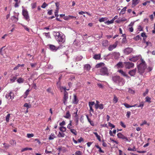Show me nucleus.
I'll list each match as a JSON object with an SVG mask.
<instances>
[{
    "mask_svg": "<svg viewBox=\"0 0 155 155\" xmlns=\"http://www.w3.org/2000/svg\"><path fill=\"white\" fill-rule=\"evenodd\" d=\"M54 36L56 41L59 44L64 43L65 41V36L59 32L54 31Z\"/></svg>",
    "mask_w": 155,
    "mask_h": 155,
    "instance_id": "1",
    "label": "nucleus"
},
{
    "mask_svg": "<svg viewBox=\"0 0 155 155\" xmlns=\"http://www.w3.org/2000/svg\"><path fill=\"white\" fill-rule=\"evenodd\" d=\"M140 60L141 63L137 65V68L138 73L140 74H142L144 72L146 68V65L145 61L143 59L141 58Z\"/></svg>",
    "mask_w": 155,
    "mask_h": 155,
    "instance_id": "2",
    "label": "nucleus"
},
{
    "mask_svg": "<svg viewBox=\"0 0 155 155\" xmlns=\"http://www.w3.org/2000/svg\"><path fill=\"white\" fill-rule=\"evenodd\" d=\"M99 74L101 75H108L109 74V72L108 69L106 67H104L101 68L99 70Z\"/></svg>",
    "mask_w": 155,
    "mask_h": 155,
    "instance_id": "3",
    "label": "nucleus"
},
{
    "mask_svg": "<svg viewBox=\"0 0 155 155\" xmlns=\"http://www.w3.org/2000/svg\"><path fill=\"white\" fill-rule=\"evenodd\" d=\"M112 80L116 83H118L119 85L120 84V83L122 82L123 79L119 76H115L112 78Z\"/></svg>",
    "mask_w": 155,
    "mask_h": 155,
    "instance_id": "4",
    "label": "nucleus"
},
{
    "mask_svg": "<svg viewBox=\"0 0 155 155\" xmlns=\"http://www.w3.org/2000/svg\"><path fill=\"white\" fill-rule=\"evenodd\" d=\"M14 93L12 91H11L6 94L5 97L9 100H12L14 99Z\"/></svg>",
    "mask_w": 155,
    "mask_h": 155,
    "instance_id": "5",
    "label": "nucleus"
},
{
    "mask_svg": "<svg viewBox=\"0 0 155 155\" xmlns=\"http://www.w3.org/2000/svg\"><path fill=\"white\" fill-rule=\"evenodd\" d=\"M22 14L23 15L25 19L27 21H28L29 20V16L27 10L25 9H23Z\"/></svg>",
    "mask_w": 155,
    "mask_h": 155,
    "instance_id": "6",
    "label": "nucleus"
},
{
    "mask_svg": "<svg viewBox=\"0 0 155 155\" xmlns=\"http://www.w3.org/2000/svg\"><path fill=\"white\" fill-rule=\"evenodd\" d=\"M117 135L118 138L123 139H125V141L127 142H130V139H128L127 137L121 133H119L117 134Z\"/></svg>",
    "mask_w": 155,
    "mask_h": 155,
    "instance_id": "7",
    "label": "nucleus"
},
{
    "mask_svg": "<svg viewBox=\"0 0 155 155\" xmlns=\"http://www.w3.org/2000/svg\"><path fill=\"white\" fill-rule=\"evenodd\" d=\"M125 64V66L127 69H130L131 68H133L134 66V64L130 62H124Z\"/></svg>",
    "mask_w": 155,
    "mask_h": 155,
    "instance_id": "8",
    "label": "nucleus"
},
{
    "mask_svg": "<svg viewBox=\"0 0 155 155\" xmlns=\"http://www.w3.org/2000/svg\"><path fill=\"white\" fill-rule=\"evenodd\" d=\"M95 104V103L94 101H90L88 103L89 106L90 107L89 111L90 112V114L91 116L92 115V114L91 113V112H92L93 113L94 112V110L93 109V106Z\"/></svg>",
    "mask_w": 155,
    "mask_h": 155,
    "instance_id": "9",
    "label": "nucleus"
},
{
    "mask_svg": "<svg viewBox=\"0 0 155 155\" xmlns=\"http://www.w3.org/2000/svg\"><path fill=\"white\" fill-rule=\"evenodd\" d=\"M68 98V94L67 92H64V95L63 98V103L65 105H66L67 103V100Z\"/></svg>",
    "mask_w": 155,
    "mask_h": 155,
    "instance_id": "10",
    "label": "nucleus"
},
{
    "mask_svg": "<svg viewBox=\"0 0 155 155\" xmlns=\"http://www.w3.org/2000/svg\"><path fill=\"white\" fill-rule=\"evenodd\" d=\"M133 51V49L130 48H127L124 50V53L125 55H128L130 54Z\"/></svg>",
    "mask_w": 155,
    "mask_h": 155,
    "instance_id": "11",
    "label": "nucleus"
},
{
    "mask_svg": "<svg viewBox=\"0 0 155 155\" xmlns=\"http://www.w3.org/2000/svg\"><path fill=\"white\" fill-rule=\"evenodd\" d=\"M140 58V56H134L132 58H130L129 60L130 61L135 62L139 60Z\"/></svg>",
    "mask_w": 155,
    "mask_h": 155,
    "instance_id": "12",
    "label": "nucleus"
},
{
    "mask_svg": "<svg viewBox=\"0 0 155 155\" xmlns=\"http://www.w3.org/2000/svg\"><path fill=\"white\" fill-rule=\"evenodd\" d=\"M117 45V42H115L114 44L110 45L108 48V49L110 51H112L113 49L115 48Z\"/></svg>",
    "mask_w": 155,
    "mask_h": 155,
    "instance_id": "13",
    "label": "nucleus"
},
{
    "mask_svg": "<svg viewBox=\"0 0 155 155\" xmlns=\"http://www.w3.org/2000/svg\"><path fill=\"white\" fill-rule=\"evenodd\" d=\"M95 108L96 109L99 108L100 109H103L104 108V105L102 104H99L98 103H96L95 104Z\"/></svg>",
    "mask_w": 155,
    "mask_h": 155,
    "instance_id": "14",
    "label": "nucleus"
},
{
    "mask_svg": "<svg viewBox=\"0 0 155 155\" xmlns=\"http://www.w3.org/2000/svg\"><path fill=\"white\" fill-rule=\"evenodd\" d=\"M136 69L135 68L129 71L128 74L131 76H134L136 74Z\"/></svg>",
    "mask_w": 155,
    "mask_h": 155,
    "instance_id": "15",
    "label": "nucleus"
},
{
    "mask_svg": "<svg viewBox=\"0 0 155 155\" xmlns=\"http://www.w3.org/2000/svg\"><path fill=\"white\" fill-rule=\"evenodd\" d=\"M74 99L72 101V103L74 104H77L79 101V100L78 99L76 95L74 94Z\"/></svg>",
    "mask_w": 155,
    "mask_h": 155,
    "instance_id": "16",
    "label": "nucleus"
},
{
    "mask_svg": "<svg viewBox=\"0 0 155 155\" xmlns=\"http://www.w3.org/2000/svg\"><path fill=\"white\" fill-rule=\"evenodd\" d=\"M105 64L103 62H101L97 64L95 66V68H99L102 67H103L105 66Z\"/></svg>",
    "mask_w": 155,
    "mask_h": 155,
    "instance_id": "17",
    "label": "nucleus"
},
{
    "mask_svg": "<svg viewBox=\"0 0 155 155\" xmlns=\"http://www.w3.org/2000/svg\"><path fill=\"white\" fill-rule=\"evenodd\" d=\"M118 71L124 76L126 77L127 78H129V77L122 70H118Z\"/></svg>",
    "mask_w": 155,
    "mask_h": 155,
    "instance_id": "18",
    "label": "nucleus"
},
{
    "mask_svg": "<svg viewBox=\"0 0 155 155\" xmlns=\"http://www.w3.org/2000/svg\"><path fill=\"white\" fill-rule=\"evenodd\" d=\"M49 47L50 49L52 51H55L58 49V48L52 45H49Z\"/></svg>",
    "mask_w": 155,
    "mask_h": 155,
    "instance_id": "19",
    "label": "nucleus"
},
{
    "mask_svg": "<svg viewBox=\"0 0 155 155\" xmlns=\"http://www.w3.org/2000/svg\"><path fill=\"white\" fill-rule=\"evenodd\" d=\"M91 67L90 65L88 64H86L84 66V69L87 71H89L91 69Z\"/></svg>",
    "mask_w": 155,
    "mask_h": 155,
    "instance_id": "20",
    "label": "nucleus"
},
{
    "mask_svg": "<svg viewBox=\"0 0 155 155\" xmlns=\"http://www.w3.org/2000/svg\"><path fill=\"white\" fill-rule=\"evenodd\" d=\"M11 19L12 20L14 21L15 23H16L18 20V18L16 17L15 16H12L11 17Z\"/></svg>",
    "mask_w": 155,
    "mask_h": 155,
    "instance_id": "21",
    "label": "nucleus"
},
{
    "mask_svg": "<svg viewBox=\"0 0 155 155\" xmlns=\"http://www.w3.org/2000/svg\"><path fill=\"white\" fill-rule=\"evenodd\" d=\"M101 57V54H96L94 55L93 58L95 60H99Z\"/></svg>",
    "mask_w": 155,
    "mask_h": 155,
    "instance_id": "22",
    "label": "nucleus"
},
{
    "mask_svg": "<svg viewBox=\"0 0 155 155\" xmlns=\"http://www.w3.org/2000/svg\"><path fill=\"white\" fill-rule=\"evenodd\" d=\"M71 117V114L70 113L69 111H68L65 116H64V117L67 119H69Z\"/></svg>",
    "mask_w": 155,
    "mask_h": 155,
    "instance_id": "23",
    "label": "nucleus"
},
{
    "mask_svg": "<svg viewBox=\"0 0 155 155\" xmlns=\"http://www.w3.org/2000/svg\"><path fill=\"white\" fill-rule=\"evenodd\" d=\"M108 41L107 40H105L102 41V45L104 47H106L108 45Z\"/></svg>",
    "mask_w": 155,
    "mask_h": 155,
    "instance_id": "24",
    "label": "nucleus"
},
{
    "mask_svg": "<svg viewBox=\"0 0 155 155\" xmlns=\"http://www.w3.org/2000/svg\"><path fill=\"white\" fill-rule=\"evenodd\" d=\"M118 99L117 97L115 95H114V98L113 99V102L114 103L116 104L118 101Z\"/></svg>",
    "mask_w": 155,
    "mask_h": 155,
    "instance_id": "25",
    "label": "nucleus"
},
{
    "mask_svg": "<svg viewBox=\"0 0 155 155\" xmlns=\"http://www.w3.org/2000/svg\"><path fill=\"white\" fill-rule=\"evenodd\" d=\"M139 0H132V5L135 6L138 4Z\"/></svg>",
    "mask_w": 155,
    "mask_h": 155,
    "instance_id": "26",
    "label": "nucleus"
},
{
    "mask_svg": "<svg viewBox=\"0 0 155 155\" xmlns=\"http://www.w3.org/2000/svg\"><path fill=\"white\" fill-rule=\"evenodd\" d=\"M30 91V90L29 89H28L25 91V92L24 93L23 96L24 98H26L27 97V96L29 94V93Z\"/></svg>",
    "mask_w": 155,
    "mask_h": 155,
    "instance_id": "27",
    "label": "nucleus"
},
{
    "mask_svg": "<svg viewBox=\"0 0 155 155\" xmlns=\"http://www.w3.org/2000/svg\"><path fill=\"white\" fill-rule=\"evenodd\" d=\"M116 65L118 68H122L123 67V63L121 62H119Z\"/></svg>",
    "mask_w": 155,
    "mask_h": 155,
    "instance_id": "28",
    "label": "nucleus"
},
{
    "mask_svg": "<svg viewBox=\"0 0 155 155\" xmlns=\"http://www.w3.org/2000/svg\"><path fill=\"white\" fill-rule=\"evenodd\" d=\"M94 134L96 136V137L97 138L98 140L100 142L101 141V137L96 132H94Z\"/></svg>",
    "mask_w": 155,
    "mask_h": 155,
    "instance_id": "29",
    "label": "nucleus"
},
{
    "mask_svg": "<svg viewBox=\"0 0 155 155\" xmlns=\"http://www.w3.org/2000/svg\"><path fill=\"white\" fill-rule=\"evenodd\" d=\"M95 147H96L97 149H99L98 151L99 152L101 153H104V151L102 150L101 149V147L99 146L98 145H96Z\"/></svg>",
    "mask_w": 155,
    "mask_h": 155,
    "instance_id": "30",
    "label": "nucleus"
},
{
    "mask_svg": "<svg viewBox=\"0 0 155 155\" xmlns=\"http://www.w3.org/2000/svg\"><path fill=\"white\" fill-rule=\"evenodd\" d=\"M58 137H63L65 136V134L64 133H61L60 132H59L58 134Z\"/></svg>",
    "mask_w": 155,
    "mask_h": 155,
    "instance_id": "31",
    "label": "nucleus"
},
{
    "mask_svg": "<svg viewBox=\"0 0 155 155\" xmlns=\"http://www.w3.org/2000/svg\"><path fill=\"white\" fill-rule=\"evenodd\" d=\"M71 132L73 134L75 135H77V132L76 130L74 129H71L70 130Z\"/></svg>",
    "mask_w": 155,
    "mask_h": 155,
    "instance_id": "32",
    "label": "nucleus"
},
{
    "mask_svg": "<svg viewBox=\"0 0 155 155\" xmlns=\"http://www.w3.org/2000/svg\"><path fill=\"white\" fill-rule=\"evenodd\" d=\"M59 130L61 131L64 132L66 131V128L65 127L61 126L60 127Z\"/></svg>",
    "mask_w": 155,
    "mask_h": 155,
    "instance_id": "33",
    "label": "nucleus"
},
{
    "mask_svg": "<svg viewBox=\"0 0 155 155\" xmlns=\"http://www.w3.org/2000/svg\"><path fill=\"white\" fill-rule=\"evenodd\" d=\"M54 138H55V135L54 134H51L50 135L49 137V140H53Z\"/></svg>",
    "mask_w": 155,
    "mask_h": 155,
    "instance_id": "34",
    "label": "nucleus"
},
{
    "mask_svg": "<svg viewBox=\"0 0 155 155\" xmlns=\"http://www.w3.org/2000/svg\"><path fill=\"white\" fill-rule=\"evenodd\" d=\"M32 150V149L31 148H29L27 147H26L25 148H24L22 149L21 150V152H23L25 151H26V150Z\"/></svg>",
    "mask_w": 155,
    "mask_h": 155,
    "instance_id": "35",
    "label": "nucleus"
},
{
    "mask_svg": "<svg viewBox=\"0 0 155 155\" xmlns=\"http://www.w3.org/2000/svg\"><path fill=\"white\" fill-rule=\"evenodd\" d=\"M24 79L21 78H20L17 80V82L19 83H22L24 82Z\"/></svg>",
    "mask_w": 155,
    "mask_h": 155,
    "instance_id": "36",
    "label": "nucleus"
},
{
    "mask_svg": "<svg viewBox=\"0 0 155 155\" xmlns=\"http://www.w3.org/2000/svg\"><path fill=\"white\" fill-rule=\"evenodd\" d=\"M126 8H127V7H125L124 8H123L121 10V11L120 12V14H122V15L124 14H125V12H126Z\"/></svg>",
    "mask_w": 155,
    "mask_h": 155,
    "instance_id": "37",
    "label": "nucleus"
},
{
    "mask_svg": "<svg viewBox=\"0 0 155 155\" xmlns=\"http://www.w3.org/2000/svg\"><path fill=\"white\" fill-rule=\"evenodd\" d=\"M128 92L130 94H134L135 93V91L130 88H128Z\"/></svg>",
    "mask_w": 155,
    "mask_h": 155,
    "instance_id": "38",
    "label": "nucleus"
},
{
    "mask_svg": "<svg viewBox=\"0 0 155 155\" xmlns=\"http://www.w3.org/2000/svg\"><path fill=\"white\" fill-rule=\"evenodd\" d=\"M16 79H17L16 76H13V77H12V78H10V80L12 82H15V80Z\"/></svg>",
    "mask_w": 155,
    "mask_h": 155,
    "instance_id": "39",
    "label": "nucleus"
},
{
    "mask_svg": "<svg viewBox=\"0 0 155 155\" xmlns=\"http://www.w3.org/2000/svg\"><path fill=\"white\" fill-rule=\"evenodd\" d=\"M10 116V114H8L6 117V120L7 122H8L9 121Z\"/></svg>",
    "mask_w": 155,
    "mask_h": 155,
    "instance_id": "40",
    "label": "nucleus"
},
{
    "mask_svg": "<svg viewBox=\"0 0 155 155\" xmlns=\"http://www.w3.org/2000/svg\"><path fill=\"white\" fill-rule=\"evenodd\" d=\"M114 22V20H113L112 19L110 21L108 20V21H107L105 22V23L106 24H107L109 25V24H112V23H113Z\"/></svg>",
    "mask_w": 155,
    "mask_h": 155,
    "instance_id": "41",
    "label": "nucleus"
},
{
    "mask_svg": "<svg viewBox=\"0 0 155 155\" xmlns=\"http://www.w3.org/2000/svg\"><path fill=\"white\" fill-rule=\"evenodd\" d=\"M71 123V121L70 120V123L67 126V128L68 129H70V130H71V129L72 128Z\"/></svg>",
    "mask_w": 155,
    "mask_h": 155,
    "instance_id": "42",
    "label": "nucleus"
},
{
    "mask_svg": "<svg viewBox=\"0 0 155 155\" xmlns=\"http://www.w3.org/2000/svg\"><path fill=\"white\" fill-rule=\"evenodd\" d=\"M123 104L127 108L132 107L131 105H130L127 103H124Z\"/></svg>",
    "mask_w": 155,
    "mask_h": 155,
    "instance_id": "43",
    "label": "nucleus"
},
{
    "mask_svg": "<svg viewBox=\"0 0 155 155\" xmlns=\"http://www.w3.org/2000/svg\"><path fill=\"white\" fill-rule=\"evenodd\" d=\"M146 101L147 102H149L150 103L151 102L150 100L151 99V98L148 97H146Z\"/></svg>",
    "mask_w": 155,
    "mask_h": 155,
    "instance_id": "44",
    "label": "nucleus"
},
{
    "mask_svg": "<svg viewBox=\"0 0 155 155\" xmlns=\"http://www.w3.org/2000/svg\"><path fill=\"white\" fill-rule=\"evenodd\" d=\"M15 2L16 3L14 5L15 7V8L18 7L19 6L18 4L20 3V1H17H17H15Z\"/></svg>",
    "mask_w": 155,
    "mask_h": 155,
    "instance_id": "45",
    "label": "nucleus"
},
{
    "mask_svg": "<svg viewBox=\"0 0 155 155\" xmlns=\"http://www.w3.org/2000/svg\"><path fill=\"white\" fill-rule=\"evenodd\" d=\"M37 63H31L30 64V65L31 67L32 68H34L36 66H37Z\"/></svg>",
    "mask_w": 155,
    "mask_h": 155,
    "instance_id": "46",
    "label": "nucleus"
},
{
    "mask_svg": "<svg viewBox=\"0 0 155 155\" xmlns=\"http://www.w3.org/2000/svg\"><path fill=\"white\" fill-rule=\"evenodd\" d=\"M24 106L25 107H27V109L28 108H30L31 107V105H28V104L27 103H25L24 104Z\"/></svg>",
    "mask_w": 155,
    "mask_h": 155,
    "instance_id": "47",
    "label": "nucleus"
},
{
    "mask_svg": "<svg viewBox=\"0 0 155 155\" xmlns=\"http://www.w3.org/2000/svg\"><path fill=\"white\" fill-rule=\"evenodd\" d=\"M144 106V103L143 102H141V103L138 105L137 107H141V109H142L143 107Z\"/></svg>",
    "mask_w": 155,
    "mask_h": 155,
    "instance_id": "48",
    "label": "nucleus"
},
{
    "mask_svg": "<svg viewBox=\"0 0 155 155\" xmlns=\"http://www.w3.org/2000/svg\"><path fill=\"white\" fill-rule=\"evenodd\" d=\"M76 155H82V153L80 151L78 150L75 152Z\"/></svg>",
    "mask_w": 155,
    "mask_h": 155,
    "instance_id": "49",
    "label": "nucleus"
},
{
    "mask_svg": "<svg viewBox=\"0 0 155 155\" xmlns=\"http://www.w3.org/2000/svg\"><path fill=\"white\" fill-rule=\"evenodd\" d=\"M31 6L32 9L35 8L36 7V3L35 2L32 4H31Z\"/></svg>",
    "mask_w": 155,
    "mask_h": 155,
    "instance_id": "50",
    "label": "nucleus"
},
{
    "mask_svg": "<svg viewBox=\"0 0 155 155\" xmlns=\"http://www.w3.org/2000/svg\"><path fill=\"white\" fill-rule=\"evenodd\" d=\"M127 150L129 151H136V148H135V147H134L133 148H131L130 147H129L128 149H127Z\"/></svg>",
    "mask_w": 155,
    "mask_h": 155,
    "instance_id": "51",
    "label": "nucleus"
},
{
    "mask_svg": "<svg viewBox=\"0 0 155 155\" xmlns=\"http://www.w3.org/2000/svg\"><path fill=\"white\" fill-rule=\"evenodd\" d=\"M34 136V135L32 134H27V136L28 138H31V137H33Z\"/></svg>",
    "mask_w": 155,
    "mask_h": 155,
    "instance_id": "52",
    "label": "nucleus"
},
{
    "mask_svg": "<svg viewBox=\"0 0 155 155\" xmlns=\"http://www.w3.org/2000/svg\"><path fill=\"white\" fill-rule=\"evenodd\" d=\"M48 5L45 2H44L42 5L41 6V7L42 8H45Z\"/></svg>",
    "mask_w": 155,
    "mask_h": 155,
    "instance_id": "53",
    "label": "nucleus"
},
{
    "mask_svg": "<svg viewBox=\"0 0 155 155\" xmlns=\"http://www.w3.org/2000/svg\"><path fill=\"white\" fill-rule=\"evenodd\" d=\"M106 19L105 18H102L99 19V21L100 22H104L105 21Z\"/></svg>",
    "mask_w": 155,
    "mask_h": 155,
    "instance_id": "54",
    "label": "nucleus"
},
{
    "mask_svg": "<svg viewBox=\"0 0 155 155\" xmlns=\"http://www.w3.org/2000/svg\"><path fill=\"white\" fill-rule=\"evenodd\" d=\"M119 152V155H126V154L124 153H123L121 150H118Z\"/></svg>",
    "mask_w": 155,
    "mask_h": 155,
    "instance_id": "55",
    "label": "nucleus"
},
{
    "mask_svg": "<svg viewBox=\"0 0 155 155\" xmlns=\"http://www.w3.org/2000/svg\"><path fill=\"white\" fill-rule=\"evenodd\" d=\"M140 36L139 35H137L136 37L134 38V39L135 41H137L140 39Z\"/></svg>",
    "mask_w": 155,
    "mask_h": 155,
    "instance_id": "56",
    "label": "nucleus"
},
{
    "mask_svg": "<svg viewBox=\"0 0 155 155\" xmlns=\"http://www.w3.org/2000/svg\"><path fill=\"white\" fill-rule=\"evenodd\" d=\"M130 114H131V112L129 111H128L127 113L126 116L128 118H129L130 117Z\"/></svg>",
    "mask_w": 155,
    "mask_h": 155,
    "instance_id": "57",
    "label": "nucleus"
},
{
    "mask_svg": "<svg viewBox=\"0 0 155 155\" xmlns=\"http://www.w3.org/2000/svg\"><path fill=\"white\" fill-rule=\"evenodd\" d=\"M3 145H4V147L5 149H6L8 148L9 147V144H6L5 143H3Z\"/></svg>",
    "mask_w": 155,
    "mask_h": 155,
    "instance_id": "58",
    "label": "nucleus"
},
{
    "mask_svg": "<svg viewBox=\"0 0 155 155\" xmlns=\"http://www.w3.org/2000/svg\"><path fill=\"white\" fill-rule=\"evenodd\" d=\"M108 126L110 127H111L113 128L115 127V126L110 122L108 123Z\"/></svg>",
    "mask_w": 155,
    "mask_h": 155,
    "instance_id": "59",
    "label": "nucleus"
},
{
    "mask_svg": "<svg viewBox=\"0 0 155 155\" xmlns=\"http://www.w3.org/2000/svg\"><path fill=\"white\" fill-rule=\"evenodd\" d=\"M138 30L139 31H143V28L140 25H139L138 27Z\"/></svg>",
    "mask_w": 155,
    "mask_h": 155,
    "instance_id": "60",
    "label": "nucleus"
},
{
    "mask_svg": "<svg viewBox=\"0 0 155 155\" xmlns=\"http://www.w3.org/2000/svg\"><path fill=\"white\" fill-rule=\"evenodd\" d=\"M141 36L142 37H143V38L145 37L146 38L147 37V36L146 35V34L145 32H143V33H141Z\"/></svg>",
    "mask_w": 155,
    "mask_h": 155,
    "instance_id": "61",
    "label": "nucleus"
},
{
    "mask_svg": "<svg viewBox=\"0 0 155 155\" xmlns=\"http://www.w3.org/2000/svg\"><path fill=\"white\" fill-rule=\"evenodd\" d=\"M88 121L90 123V124H91V126H94V122H93V121L91 120V119H90V120H89Z\"/></svg>",
    "mask_w": 155,
    "mask_h": 155,
    "instance_id": "62",
    "label": "nucleus"
},
{
    "mask_svg": "<svg viewBox=\"0 0 155 155\" xmlns=\"http://www.w3.org/2000/svg\"><path fill=\"white\" fill-rule=\"evenodd\" d=\"M58 9H56V10L54 12L55 15L56 17H58Z\"/></svg>",
    "mask_w": 155,
    "mask_h": 155,
    "instance_id": "63",
    "label": "nucleus"
},
{
    "mask_svg": "<svg viewBox=\"0 0 155 155\" xmlns=\"http://www.w3.org/2000/svg\"><path fill=\"white\" fill-rule=\"evenodd\" d=\"M120 125L123 127L124 128H125L126 127V125L124 124V123L122 122L121 121L120 122Z\"/></svg>",
    "mask_w": 155,
    "mask_h": 155,
    "instance_id": "64",
    "label": "nucleus"
}]
</instances>
